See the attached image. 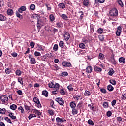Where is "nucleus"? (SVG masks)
<instances>
[{
  "label": "nucleus",
  "mask_w": 126,
  "mask_h": 126,
  "mask_svg": "<svg viewBox=\"0 0 126 126\" xmlns=\"http://www.w3.org/2000/svg\"><path fill=\"white\" fill-rule=\"evenodd\" d=\"M26 9L27 8L26 6H23L19 8L18 11H16V16L17 17L20 19L23 18V16H22V15L20 14V13H23V11H26Z\"/></svg>",
  "instance_id": "f257e3e1"
},
{
  "label": "nucleus",
  "mask_w": 126,
  "mask_h": 126,
  "mask_svg": "<svg viewBox=\"0 0 126 126\" xmlns=\"http://www.w3.org/2000/svg\"><path fill=\"white\" fill-rule=\"evenodd\" d=\"M119 12H118V10L115 8L112 9L109 12V15L110 16H112L113 17H116V16H118Z\"/></svg>",
  "instance_id": "f03ea898"
},
{
  "label": "nucleus",
  "mask_w": 126,
  "mask_h": 126,
  "mask_svg": "<svg viewBox=\"0 0 126 126\" xmlns=\"http://www.w3.org/2000/svg\"><path fill=\"white\" fill-rule=\"evenodd\" d=\"M0 99L3 104H7L8 103V97L7 95H3L0 97Z\"/></svg>",
  "instance_id": "7ed1b4c3"
},
{
  "label": "nucleus",
  "mask_w": 126,
  "mask_h": 126,
  "mask_svg": "<svg viewBox=\"0 0 126 126\" xmlns=\"http://www.w3.org/2000/svg\"><path fill=\"white\" fill-rule=\"evenodd\" d=\"M33 102L35 103V104H37V107L41 109L42 108V105H41V103L40 102V100H39V98L37 97H35L33 98Z\"/></svg>",
  "instance_id": "20e7f679"
},
{
  "label": "nucleus",
  "mask_w": 126,
  "mask_h": 126,
  "mask_svg": "<svg viewBox=\"0 0 126 126\" xmlns=\"http://www.w3.org/2000/svg\"><path fill=\"white\" fill-rule=\"evenodd\" d=\"M55 100L56 101V102H57V103H59V105H60V106H63V105L64 104V100H63V98L61 97L56 98L55 99Z\"/></svg>",
  "instance_id": "39448f33"
},
{
  "label": "nucleus",
  "mask_w": 126,
  "mask_h": 126,
  "mask_svg": "<svg viewBox=\"0 0 126 126\" xmlns=\"http://www.w3.org/2000/svg\"><path fill=\"white\" fill-rule=\"evenodd\" d=\"M62 65L63 66H64L65 67H70L71 66V63L66 61H63Z\"/></svg>",
  "instance_id": "423d86ee"
},
{
  "label": "nucleus",
  "mask_w": 126,
  "mask_h": 126,
  "mask_svg": "<svg viewBox=\"0 0 126 126\" xmlns=\"http://www.w3.org/2000/svg\"><path fill=\"white\" fill-rule=\"evenodd\" d=\"M59 47L61 49H64V50H66V49H67V47H66V46L64 45V42H63V41H60Z\"/></svg>",
  "instance_id": "0eeeda50"
},
{
  "label": "nucleus",
  "mask_w": 126,
  "mask_h": 126,
  "mask_svg": "<svg viewBox=\"0 0 126 126\" xmlns=\"http://www.w3.org/2000/svg\"><path fill=\"white\" fill-rule=\"evenodd\" d=\"M56 122L57 124H61L63 123V122H66V120L64 118H61L60 117L56 118Z\"/></svg>",
  "instance_id": "6e6552de"
},
{
  "label": "nucleus",
  "mask_w": 126,
  "mask_h": 126,
  "mask_svg": "<svg viewBox=\"0 0 126 126\" xmlns=\"http://www.w3.org/2000/svg\"><path fill=\"white\" fill-rule=\"evenodd\" d=\"M70 38V34L67 32H65L64 33V39L65 41H68Z\"/></svg>",
  "instance_id": "1a4fd4ad"
},
{
  "label": "nucleus",
  "mask_w": 126,
  "mask_h": 126,
  "mask_svg": "<svg viewBox=\"0 0 126 126\" xmlns=\"http://www.w3.org/2000/svg\"><path fill=\"white\" fill-rule=\"evenodd\" d=\"M122 32V27L119 26L117 28V30L116 32V36H120L121 32Z\"/></svg>",
  "instance_id": "9d476101"
},
{
  "label": "nucleus",
  "mask_w": 126,
  "mask_h": 126,
  "mask_svg": "<svg viewBox=\"0 0 126 126\" xmlns=\"http://www.w3.org/2000/svg\"><path fill=\"white\" fill-rule=\"evenodd\" d=\"M92 70H93V69L92 68V66H87L86 69V71L87 73H91V72H92Z\"/></svg>",
  "instance_id": "9b49d317"
},
{
  "label": "nucleus",
  "mask_w": 126,
  "mask_h": 126,
  "mask_svg": "<svg viewBox=\"0 0 126 126\" xmlns=\"http://www.w3.org/2000/svg\"><path fill=\"white\" fill-rule=\"evenodd\" d=\"M13 10L12 9H8L7 11V14L9 15V16H12L14 14Z\"/></svg>",
  "instance_id": "f8f14e48"
},
{
  "label": "nucleus",
  "mask_w": 126,
  "mask_h": 126,
  "mask_svg": "<svg viewBox=\"0 0 126 126\" xmlns=\"http://www.w3.org/2000/svg\"><path fill=\"white\" fill-rule=\"evenodd\" d=\"M94 71H97L98 72H101V71H102V68L97 66H94Z\"/></svg>",
  "instance_id": "ddd939ff"
},
{
  "label": "nucleus",
  "mask_w": 126,
  "mask_h": 126,
  "mask_svg": "<svg viewBox=\"0 0 126 126\" xmlns=\"http://www.w3.org/2000/svg\"><path fill=\"white\" fill-rule=\"evenodd\" d=\"M70 107L71 109H74L76 108V103L74 101L70 102Z\"/></svg>",
  "instance_id": "4468645a"
},
{
  "label": "nucleus",
  "mask_w": 126,
  "mask_h": 126,
  "mask_svg": "<svg viewBox=\"0 0 126 126\" xmlns=\"http://www.w3.org/2000/svg\"><path fill=\"white\" fill-rule=\"evenodd\" d=\"M56 27L57 28H62V27H63V24L62 22H57Z\"/></svg>",
  "instance_id": "2eb2a0df"
},
{
  "label": "nucleus",
  "mask_w": 126,
  "mask_h": 126,
  "mask_svg": "<svg viewBox=\"0 0 126 126\" xmlns=\"http://www.w3.org/2000/svg\"><path fill=\"white\" fill-rule=\"evenodd\" d=\"M8 116L10 117V118H11V119H12V120H16V116H14V113L10 112L8 114Z\"/></svg>",
  "instance_id": "dca6fc26"
},
{
  "label": "nucleus",
  "mask_w": 126,
  "mask_h": 126,
  "mask_svg": "<svg viewBox=\"0 0 126 126\" xmlns=\"http://www.w3.org/2000/svg\"><path fill=\"white\" fill-rule=\"evenodd\" d=\"M6 20V17L1 14H0V21H5Z\"/></svg>",
  "instance_id": "f3484780"
},
{
  "label": "nucleus",
  "mask_w": 126,
  "mask_h": 126,
  "mask_svg": "<svg viewBox=\"0 0 126 126\" xmlns=\"http://www.w3.org/2000/svg\"><path fill=\"white\" fill-rule=\"evenodd\" d=\"M72 115H77L78 114V109L76 108H72Z\"/></svg>",
  "instance_id": "a211bd4d"
},
{
  "label": "nucleus",
  "mask_w": 126,
  "mask_h": 126,
  "mask_svg": "<svg viewBox=\"0 0 126 126\" xmlns=\"http://www.w3.org/2000/svg\"><path fill=\"white\" fill-rule=\"evenodd\" d=\"M53 88H54L55 90L58 91V90L60 89V84L59 83H55L54 85Z\"/></svg>",
  "instance_id": "6ab92c4d"
},
{
  "label": "nucleus",
  "mask_w": 126,
  "mask_h": 126,
  "mask_svg": "<svg viewBox=\"0 0 126 126\" xmlns=\"http://www.w3.org/2000/svg\"><path fill=\"white\" fill-rule=\"evenodd\" d=\"M111 63L112 64H114V65H117V61H116V60L115 59V56H113L111 57Z\"/></svg>",
  "instance_id": "aec40b11"
},
{
  "label": "nucleus",
  "mask_w": 126,
  "mask_h": 126,
  "mask_svg": "<svg viewBox=\"0 0 126 126\" xmlns=\"http://www.w3.org/2000/svg\"><path fill=\"white\" fill-rule=\"evenodd\" d=\"M89 3H90L89 0H84L83 2V4L85 6H88L89 5Z\"/></svg>",
  "instance_id": "412c9836"
},
{
  "label": "nucleus",
  "mask_w": 126,
  "mask_h": 126,
  "mask_svg": "<svg viewBox=\"0 0 126 126\" xmlns=\"http://www.w3.org/2000/svg\"><path fill=\"white\" fill-rule=\"evenodd\" d=\"M30 63L31 64H36V59L34 57H32V58L30 59Z\"/></svg>",
  "instance_id": "4be33fe9"
},
{
  "label": "nucleus",
  "mask_w": 126,
  "mask_h": 126,
  "mask_svg": "<svg viewBox=\"0 0 126 126\" xmlns=\"http://www.w3.org/2000/svg\"><path fill=\"white\" fill-rule=\"evenodd\" d=\"M102 106L104 109H108L109 108V102L106 101L104 102Z\"/></svg>",
  "instance_id": "5701e85b"
},
{
  "label": "nucleus",
  "mask_w": 126,
  "mask_h": 126,
  "mask_svg": "<svg viewBox=\"0 0 126 126\" xmlns=\"http://www.w3.org/2000/svg\"><path fill=\"white\" fill-rule=\"evenodd\" d=\"M60 17L62 18V19H63L64 20H67V19L68 17L65 14H62L60 15Z\"/></svg>",
  "instance_id": "b1692460"
},
{
  "label": "nucleus",
  "mask_w": 126,
  "mask_h": 126,
  "mask_svg": "<svg viewBox=\"0 0 126 126\" xmlns=\"http://www.w3.org/2000/svg\"><path fill=\"white\" fill-rule=\"evenodd\" d=\"M58 6L59 8H61L62 9H64L65 8V4L63 3H59Z\"/></svg>",
  "instance_id": "393cba45"
},
{
  "label": "nucleus",
  "mask_w": 126,
  "mask_h": 126,
  "mask_svg": "<svg viewBox=\"0 0 126 126\" xmlns=\"http://www.w3.org/2000/svg\"><path fill=\"white\" fill-rule=\"evenodd\" d=\"M10 109H11V110H12L13 111H15V110L17 109V105H16V104H12L10 106Z\"/></svg>",
  "instance_id": "a878e982"
},
{
  "label": "nucleus",
  "mask_w": 126,
  "mask_h": 126,
  "mask_svg": "<svg viewBox=\"0 0 126 126\" xmlns=\"http://www.w3.org/2000/svg\"><path fill=\"white\" fill-rule=\"evenodd\" d=\"M119 62L120 63H124L126 62V59L124 57H120L119 59Z\"/></svg>",
  "instance_id": "bb28decb"
},
{
  "label": "nucleus",
  "mask_w": 126,
  "mask_h": 126,
  "mask_svg": "<svg viewBox=\"0 0 126 126\" xmlns=\"http://www.w3.org/2000/svg\"><path fill=\"white\" fill-rule=\"evenodd\" d=\"M49 19L51 22H53V21H54L55 18V16L54 15V14H51L49 15Z\"/></svg>",
  "instance_id": "cd10ccee"
},
{
  "label": "nucleus",
  "mask_w": 126,
  "mask_h": 126,
  "mask_svg": "<svg viewBox=\"0 0 126 126\" xmlns=\"http://www.w3.org/2000/svg\"><path fill=\"white\" fill-rule=\"evenodd\" d=\"M107 90L110 92L113 91V90H114V87H113L112 85H108L107 86Z\"/></svg>",
  "instance_id": "c85d7f7f"
},
{
  "label": "nucleus",
  "mask_w": 126,
  "mask_h": 126,
  "mask_svg": "<svg viewBox=\"0 0 126 126\" xmlns=\"http://www.w3.org/2000/svg\"><path fill=\"white\" fill-rule=\"evenodd\" d=\"M109 82L112 85H116V84H117V82H116V80H115V79H111L109 80Z\"/></svg>",
  "instance_id": "c756f323"
},
{
  "label": "nucleus",
  "mask_w": 126,
  "mask_h": 126,
  "mask_svg": "<svg viewBox=\"0 0 126 126\" xmlns=\"http://www.w3.org/2000/svg\"><path fill=\"white\" fill-rule=\"evenodd\" d=\"M36 48L38 51H44V49H43V46L40 44L37 45Z\"/></svg>",
  "instance_id": "7c9ffc66"
},
{
  "label": "nucleus",
  "mask_w": 126,
  "mask_h": 126,
  "mask_svg": "<svg viewBox=\"0 0 126 126\" xmlns=\"http://www.w3.org/2000/svg\"><path fill=\"white\" fill-rule=\"evenodd\" d=\"M5 112H6V109H5V108H0V114H1L2 115H5Z\"/></svg>",
  "instance_id": "2f4dec72"
},
{
  "label": "nucleus",
  "mask_w": 126,
  "mask_h": 126,
  "mask_svg": "<svg viewBox=\"0 0 126 126\" xmlns=\"http://www.w3.org/2000/svg\"><path fill=\"white\" fill-rule=\"evenodd\" d=\"M16 75L17 76H20L22 74V72L20 70H17L15 72Z\"/></svg>",
  "instance_id": "473e14b6"
},
{
  "label": "nucleus",
  "mask_w": 126,
  "mask_h": 126,
  "mask_svg": "<svg viewBox=\"0 0 126 126\" xmlns=\"http://www.w3.org/2000/svg\"><path fill=\"white\" fill-rule=\"evenodd\" d=\"M18 82H19L21 85H23V78L20 77H19L18 78Z\"/></svg>",
  "instance_id": "72a5a7b5"
},
{
  "label": "nucleus",
  "mask_w": 126,
  "mask_h": 126,
  "mask_svg": "<svg viewBox=\"0 0 126 126\" xmlns=\"http://www.w3.org/2000/svg\"><path fill=\"white\" fill-rule=\"evenodd\" d=\"M114 73H115V71L113 68H111L108 72V75H110V76H112Z\"/></svg>",
  "instance_id": "f704fd0d"
},
{
  "label": "nucleus",
  "mask_w": 126,
  "mask_h": 126,
  "mask_svg": "<svg viewBox=\"0 0 126 126\" xmlns=\"http://www.w3.org/2000/svg\"><path fill=\"white\" fill-rule=\"evenodd\" d=\"M67 88L68 89L69 91H73V86L72 84H70L69 86H68Z\"/></svg>",
  "instance_id": "c9c22d12"
},
{
  "label": "nucleus",
  "mask_w": 126,
  "mask_h": 126,
  "mask_svg": "<svg viewBox=\"0 0 126 126\" xmlns=\"http://www.w3.org/2000/svg\"><path fill=\"white\" fill-rule=\"evenodd\" d=\"M48 94H49V93H48V91L46 90L43 91L42 92V95L45 96V97H48Z\"/></svg>",
  "instance_id": "e433bc0d"
},
{
  "label": "nucleus",
  "mask_w": 126,
  "mask_h": 126,
  "mask_svg": "<svg viewBox=\"0 0 126 126\" xmlns=\"http://www.w3.org/2000/svg\"><path fill=\"white\" fill-rule=\"evenodd\" d=\"M84 94L86 96H90V95H91V93H90L89 91L86 90Z\"/></svg>",
  "instance_id": "4c0bfd02"
},
{
  "label": "nucleus",
  "mask_w": 126,
  "mask_h": 126,
  "mask_svg": "<svg viewBox=\"0 0 126 126\" xmlns=\"http://www.w3.org/2000/svg\"><path fill=\"white\" fill-rule=\"evenodd\" d=\"M98 59H100V60H104V59H105L104 54H103V53H99L98 55Z\"/></svg>",
  "instance_id": "58836bf2"
},
{
  "label": "nucleus",
  "mask_w": 126,
  "mask_h": 126,
  "mask_svg": "<svg viewBox=\"0 0 126 126\" xmlns=\"http://www.w3.org/2000/svg\"><path fill=\"white\" fill-rule=\"evenodd\" d=\"M53 50L55 52H57L59 50V45L58 44H55L53 48Z\"/></svg>",
  "instance_id": "ea45409f"
},
{
  "label": "nucleus",
  "mask_w": 126,
  "mask_h": 126,
  "mask_svg": "<svg viewBox=\"0 0 126 126\" xmlns=\"http://www.w3.org/2000/svg\"><path fill=\"white\" fill-rule=\"evenodd\" d=\"M83 104V101H80L77 105V109H80L82 107V104Z\"/></svg>",
  "instance_id": "a19ab883"
},
{
  "label": "nucleus",
  "mask_w": 126,
  "mask_h": 126,
  "mask_svg": "<svg viewBox=\"0 0 126 126\" xmlns=\"http://www.w3.org/2000/svg\"><path fill=\"white\" fill-rule=\"evenodd\" d=\"M90 32L92 33H93L94 32V25L93 24H91L90 25Z\"/></svg>",
  "instance_id": "79ce46f5"
},
{
  "label": "nucleus",
  "mask_w": 126,
  "mask_h": 126,
  "mask_svg": "<svg viewBox=\"0 0 126 126\" xmlns=\"http://www.w3.org/2000/svg\"><path fill=\"white\" fill-rule=\"evenodd\" d=\"M48 113L49 114L50 116H54L55 115V112H54V111L52 110H48L47 111Z\"/></svg>",
  "instance_id": "37998d69"
},
{
  "label": "nucleus",
  "mask_w": 126,
  "mask_h": 126,
  "mask_svg": "<svg viewBox=\"0 0 126 126\" xmlns=\"http://www.w3.org/2000/svg\"><path fill=\"white\" fill-rule=\"evenodd\" d=\"M5 72L6 74H10V73H11V71L10 70V69L7 68L5 69Z\"/></svg>",
  "instance_id": "c03bdc74"
},
{
  "label": "nucleus",
  "mask_w": 126,
  "mask_h": 126,
  "mask_svg": "<svg viewBox=\"0 0 126 126\" xmlns=\"http://www.w3.org/2000/svg\"><path fill=\"white\" fill-rule=\"evenodd\" d=\"M4 120L6 121L8 123H9L10 124H12V122H11V119L8 118V117H5Z\"/></svg>",
  "instance_id": "a18cd8bd"
},
{
  "label": "nucleus",
  "mask_w": 126,
  "mask_h": 126,
  "mask_svg": "<svg viewBox=\"0 0 126 126\" xmlns=\"http://www.w3.org/2000/svg\"><path fill=\"white\" fill-rule=\"evenodd\" d=\"M117 2L121 7H124V3H123L122 0H117Z\"/></svg>",
  "instance_id": "49530a36"
},
{
  "label": "nucleus",
  "mask_w": 126,
  "mask_h": 126,
  "mask_svg": "<svg viewBox=\"0 0 126 126\" xmlns=\"http://www.w3.org/2000/svg\"><path fill=\"white\" fill-rule=\"evenodd\" d=\"M100 90L101 93H103L104 94H106V93H107V90H106V89L100 88Z\"/></svg>",
  "instance_id": "de8ad7c7"
},
{
  "label": "nucleus",
  "mask_w": 126,
  "mask_h": 126,
  "mask_svg": "<svg viewBox=\"0 0 126 126\" xmlns=\"http://www.w3.org/2000/svg\"><path fill=\"white\" fill-rule=\"evenodd\" d=\"M60 92L61 95H65V91H64V90L63 89V88L60 89Z\"/></svg>",
  "instance_id": "09e8293b"
},
{
  "label": "nucleus",
  "mask_w": 126,
  "mask_h": 126,
  "mask_svg": "<svg viewBox=\"0 0 126 126\" xmlns=\"http://www.w3.org/2000/svg\"><path fill=\"white\" fill-rule=\"evenodd\" d=\"M97 32L99 34H103V32H104V30L102 28H99L97 30Z\"/></svg>",
  "instance_id": "8fccbe9b"
},
{
  "label": "nucleus",
  "mask_w": 126,
  "mask_h": 126,
  "mask_svg": "<svg viewBox=\"0 0 126 126\" xmlns=\"http://www.w3.org/2000/svg\"><path fill=\"white\" fill-rule=\"evenodd\" d=\"M18 110H19V111H21V114H23V113H24V109L22 106L19 107Z\"/></svg>",
  "instance_id": "3c124183"
},
{
  "label": "nucleus",
  "mask_w": 126,
  "mask_h": 126,
  "mask_svg": "<svg viewBox=\"0 0 126 126\" xmlns=\"http://www.w3.org/2000/svg\"><path fill=\"white\" fill-rule=\"evenodd\" d=\"M88 124H89V125H91V126H94V122H93L91 119H89L88 121Z\"/></svg>",
  "instance_id": "603ef678"
},
{
  "label": "nucleus",
  "mask_w": 126,
  "mask_h": 126,
  "mask_svg": "<svg viewBox=\"0 0 126 126\" xmlns=\"http://www.w3.org/2000/svg\"><path fill=\"white\" fill-rule=\"evenodd\" d=\"M116 121L117 122H119V123H121L122 121H123V118L119 116L116 118Z\"/></svg>",
  "instance_id": "864d4df0"
},
{
  "label": "nucleus",
  "mask_w": 126,
  "mask_h": 126,
  "mask_svg": "<svg viewBox=\"0 0 126 126\" xmlns=\"http://www.w3.org/2000/svg\"><path fill=\"white\" fill-rule=\"evenodd\" d=\"M35 7H36V6H35L34 4H32L30 6L31 10H35Z\"/></svg>",
  "instance_id": "5fc2aeb1"
},
{
  "label": "nucleus",
  "mask_w": 126,
  "mask_h": 126,
  "mask_svg": "<svg viewBox=\"0 0 126 126\" xmlns=\"http://www.w3.org/2000/svg\"><path fill=\"white\" fill-rule=\"evenodd\" d=\"M79 48L81 49H85V44H84L83 43H81L79 44Z\"/></svg>",
  "instance_id": "6e6d98bb"
},
{
  "label": "nucleus",
  "mask_w": 126,
  "mask_h": 126,
  "mask_svg": "<svg viewBox=\"0 0 126 126\" xmlns=\"http://www.w3.org/2000/svg\"><path fill=\"white\" fill-rule=\"evenodd\" d=\"M34 56L35 57H40V56H41V53H40L38 51H35L34 52Z\"/></svg>",
  "instance_id": "4d7b16f0"
},
{
  "label": "nucleus",
  "mask_w": 126,
  "mask_h": 126,
  "mask_svg": "<svg viewBox=\"0 0 126 126\" xmlns=\"http://www.w3.org/2000/svg\"><path fill=\"white\" fill-rule=\"evenodd\" d=\"M41 60L44 62H47L48 61V58L45 56H43L41 57Z\"/></svg>",
  "instance_id": "13d9d810"
},
{
  "label": "nucleus",
  "mask_w": 126,
  "mask_h": 126,
  "mask_svg": "<svg viewBox=\"0 0 126 126\" xmlns=\"http://www.w3.org/2000/svg\"><path fill=\"white\" fill-rule=\"evenodd\" d=\"M98 38L101 42H103V41H104V35H100L98 36Z\"/></svg>",
  "instance_id": "bf43d9fd"
},
{
  "label": "nucleus",
  "mask_w": 126,
  "mask_h": 126,
  "mask_svg": "<svg viewBox=\"0 0 126 126\" xmlns=\"http://www.w3.org/2000/svg\"><path fill=\"white\" fill-rule=\"evenodd\" d=\"M35 114H36V115H37L38 116H41L42 115V113H41V111L37 109H36L35 110Z\"/></svg>",
  "instance_id": "052dcab7"
},
{
  "label": "nucleus",
  "mask_w": 126,
  "mask_h": 126,
  "mask_svg": "<svg viewBox=\"0 0 126 126\" xmlns=\"http://www.w3.org/2000/svg\"><path fill=\"white\" fill-rule=\"evenodd\" d=\"M116 104H117V100L114 99L112 101L111 105H112V107H114L116 105Z\"/></svg>",
  "instance_id": "680f3d73"
},
{
  "label": "nucleus",
  "mask_w": 126,
  "mask_h": 126,
  "mask_svg": "<svg viewBox=\"0 0 126 126\" xmlns=\"http://www.w3.org/2000/svg\"><path fill=\"white\" fill-rule=\"evenodd\" d=\"M106 116L107 117H111L112 116V112L111 111H108L106 112Z\"/></svg>",
  "instance_id": "e2e57ef3"
},
{
  "label": "nucleus",
  "mask_w": 126,
  "mask_h": 126,
  "mask_svg": "<svg viewBox=\"0 0 126 126\" xmlns=\"http://www.w3.org/2000/svg\"><path fill=\"white\" fill-rule=\"evenodd\" d=\"M54 83H53V82H51V83H49V84H48V86H49V87H50V88H54Z\"/></svg>",
  "instance_id": "0e129e2a"
},
{
  "label": "nucleus",
  "mask_w": 126,
  "mask_h": 126,
  "mask_svg": "<svg viewBox=\"0 0 126 126\" xmlns=\"http://www.w3.org/2000/svg\"><path fill=\"white\" fill-rule=\"evenodd\" d=\"M121 99H122L124 100H126V94H122Z\"/></svg>",
  "instance_id": "69168bd1"
},
{
  "label": "nucleus",
  "mask_w": 126,
  "mask_h": 126,
  "mask_svg": "<svg viewBox=\"0 0 126 126\" xmlns=\"http://www.w3.org/2000/svg\"><path fill=\"white\" fill-rule=\"evenodd\" d=\"M11 56L13 57V58H16L17 57L18 54L16 52H13L11 53Z\"/></svg>",
  "instance_id": "338daca9"
},
{
  "label": "nucleus",
  "mask_w": 126,
  "mask_h": 126,
  "mask_svg": "<svg viewBox=\"0 0 126 126\" xmlns=\"http://www.w3.org/2000/svg\"><path fill=\"white\" fill-rule=\"evenodd\" d=\"M30 46L31 47V48H33L34 47H35V43L34 42H31L30 44Z\"/></svg>",
  "instance_id": "774afa93"
}]
</instances>
